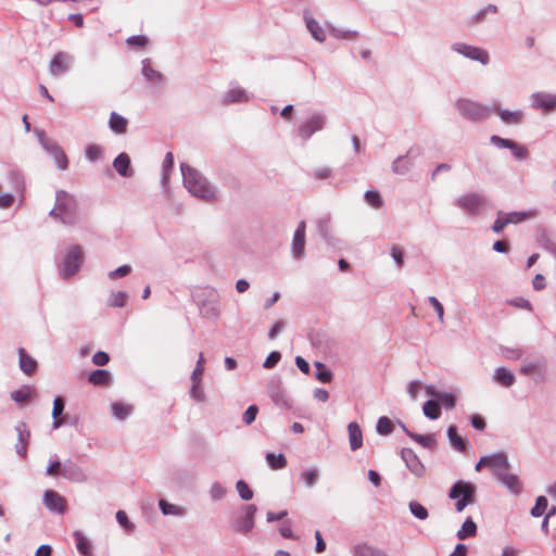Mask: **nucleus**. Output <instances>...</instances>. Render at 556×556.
Returning a JSON list of instances; mask_svg holds the SVG:
<instances>
[{"mask_svg":"<svg viewBox=\"0 0 556 556\" xmlns=\"http://www.w3.org/2000/svg\"><path fill=\"white\" fill-rule=\"evenodd\" d=\"M268 395L271 401L280 408L290 409L292 403L280 386L279 380H271L267 386Z\"/></svg>","mask_w":556,"mask_h":556,"instance_id":"4468645a","label":"nucleus"},{"mask_svg":"<svg viewBox=\"0 0 556 556\" xmlns=\"http://www.w3.org/2000/svg\"><path fill=\"white\" fill-rule=\"evenodd\" d=\"M159 507H160L162 514L165 516L170 515V516L184 517L187 514V510L185 507L168 503L164 498H161L159 501Z\"/></svg>","mask_w":556,"mask_h":556,"instance_id":"7c9ffc66","label":"nucleus"},{"mask_svg":"<svg viewBox=\"0 0 556 556\" xmlns=\"http://www.w3.org/2000/svg\"><path fill=\"white\" fill-rule=\"evenodd\" d=\"M424 415L431 419L435 420L441 416V407L437 401L428 400L422 406Z\"/></svg>","mask_w":556,"mask_h":556,"instance_id":"de8ad7c7","label":"nucleus"},{"mask_svg":"<svg viewBox=\"0 0 556 556\" xmlns=\"http://www.w3.org/2000/svg\"><path fill=\"white\" fill-rule=\"evenodd\" d=\"M227 493V490L226 488L219 483V482H214L212 485H211V489H210V496L213 501H219V500H223L225 497Z\"/></svg>","mask_w":556,"mask_h":556,"instance_id":"0e129e2a","label":"nucleus"},{"mask_svg":"<svg viewBox=\"0 0 556 556\" xmlns=\"http://www.w3.org/2000/svg\"><path fill=\"white\" fill-rule=\"evenodd\" d=\"M257 511V508L254 504L247 505L244 507V515L241 518V520H238L235 523V528L238 532L242 534L249 533L254 528V518L255 514Z\"/></svg>","mask_w":556,"mask_h":556,"instance_id":"412c9836","label":"nucleus"},{"mask_svg":"<svg viewBox=\"0 0 556 556\" xmlns=\"http://www.w3.org/2000/svg\"><path fill=\"white\" fill-rule=\"evenodd\" d=\"M318 231L323 239L330 245L336 244V238L331 235V225L328 217H323L318 220Z\"/></svg>","mask_w":556,"mask_h":556,"instance_id":"a19ab883","label":"nucleus"},{"mask_svg":"<svg viewBox=\"0 0 556 556\" xmlns=\"http://www.w3.org/2000/svg\"><path fill=\"white\" fill-rule=\"evenodd\" d=\"M61 476L74 482H83L86 480V476L83 469L72 460H66L63 463Z\"/></svg>","mask_w":556,"mask_h":556,"instance_id":"b1692460","label":"nucleus"},{"mask_svg":"<svg viewBox=\"0 0 556 556\" xmlns=\"http://www.w3.org/2000/svg\"><path fill=\"white\" fill-rule=\"evenodd\" d=\"M301 476L305 482V485L307 488H313L319 479V470L317 468L305 469L302 471Z\"/></svg>","mask_w":556,"mask_h":556,"instance_id":"bf43d9fd","label":"nucleus"},{"mask_svg":"<svg viewBox=\"0 0 556 556\" xmlns=\"http://www.w3.org/2000/svg\"><path fill=\"white\" fill-rule=\"evenodd\" d=\"M394 430V425L392 422V420L387 417V416H382L378 419L377 424H376V431L378 434L380 435H390Z\"/></svg>","mask_w":556,"mask_h":556,"instance_id":"09e8293b","label":"nucleus"},{"mask_svg":"<svg viewBox=\"0 0 556 556\" xmlns=\"http://www.w3.org/2000/svg\"><path fill=\"white\" fill-rule=\"evenodd\" d=\"M497 480L502 484H504L508 489V491L514 495H519L522 491V483L517 475L507 471Z\"/></svg>","mask_w":556,"mask_h":556,"instance_id":"a878e982","label":"nucleus"},{"mask_svg":"<svg viewBox=\"0 0 556 556\" xmlns=\"http://www.w3.org/2000/svg\"><path fill=\"white\" fill-rule=\"evenodd\" d=\"M265 459H266L267 465L273 470L283 469L288 465L287 458L282 453L275 454L273 452H268L265 455Z\"/></svg>","mask_w":556,"mask_h":556,"instance_id":"58836bf2","label":"nucleus"},{"mask_svg":"<svg viewBox=\"0 0 556 556\" xmlns=\"http://www.w3.org/2000/svg\"><path fill=\"white\" fill-rule=\"evenodd\" d=\"M73 56L66 52L59 51L51 59L49 64V72L52 76H62L71 67Z\"/></svg>","mask_w":556,"mask_h":556,"instance_id":"f8f14e48","label":"nucleus"},{"mask_svg":"<svg viewBox=\"0 0 556 556\" xmlns=\"http://www.w3.org/2000/svg\"><path fill=\"white\" fill-rule=\"evenodd\" d=\"M447 437L454 450L458 452H465L467 450L468 443L462 435L457 433L456 426L451 425L447 428Z\"/></svg>","mask_w":556,"mask_h":556,"instance_id":"cd10ccee","label":"nucleus"},{"mask_svg":"<svg viewBox=\"0 0 556 556\" xmlns=\"http://www.w3.org/2000/svg\"><path fill=\"white\" fill-rule=\"evenodd\" d=\"M489 13L496 14L497 13V7L494 4H488L486 7L478 10L475 14H472L468 21L467 24L469 26L478 25L485 21V17Z\"/></svg>","mask_w":556,"mask_h":556,"instance_id":"473e14b6","label":"nucleus"},{"mask_svg":"<svg viewBox=\"0 0 556 556\" xmlns=\"http://www.w3.org/2000/svg\"><path fill=\"white\" fill-rule=\"evenodd\" d=\"M545 366V359L543 357L534 361H523L520 372L526 376H533L539 369Z\"/></svg>","mask_w":556,"mask_h":556,"instance_id":"79ce46f5","label":"nucleus"},{"mask_svg":"<svg viewBox=\"0 0 556 556\" xmlns=\"http://www.w3.org/2000/svg\"><path fill=\"white\" fill-rule=\"evenodd\" d=\"M305 229L306 225L304 220H301L293 233L292 239V256L295 260H301L304 256L305 248Z\"/></svg>","mask_w":556,"mask_h":556,"instance_id":"a211bd4d","label":"nucleus"},{"mask_svg":"<svg viewBox=\"0 0 556 556\" xmlns=\"http://www.w3.org/2000/svg\"><path fill=\"white\" fill-rule=\"evenodd\" d=\"M492 473L496 479L509 471L510 463L505 452H496L489 455V465Z\"/></svg>","mask_w":556,"mask_h":556,"instance_id":"ddd939ff","label":"nucleus"},{"mask_svg":"<svg viewBox=\"0 0 556 556\" xmlns=\"http://www.w3.org/2000/svg\"><path fill=\"white\" fill-rule=\"evenodd\" d=\"M493 112H495L502 123L507 126H517L525 122V112L522 110L510 111L502 109L500 105H493Z\"/></svg>","mask_w":556,"mask_h":556,"instance_id":"f3484780","label":"nucleus"},{"mask_svg":"<svg viewBox=\"0 0 556 556\" xmlns=\"http://www.w3.org/2000/svg\"><path fill=\"white\" fill-rule=\"evenodd\" d=\"M422 153L418 144L412 146L406 154L397 156L392 163V172L396 175L407 174L414 166L415 160Z\"/></svg>","mask_w":556,"mask_h":556,"instance_id":"1a4fd4ad","label":"nucleus"},{"mask_svg":"<svg viewBox=\"0 0 556 556\" xmlns=\"http://www.w3.org/2000/svg\"><path fill=\"white\" fill-rule=\"evenodd\" d=\"M490 142H491V144H493L494 147H496L498 149H508L509 150L511 148L514 140L502 138L497 135H492L490 137Z\"/></svg>","mask_w":556,"mask_h":556,"instance_id":"774afa93","label":"nucleus"},{"mask_svg":"<svg viewBox=\"0 0 556 556\" xmlns=\"http://www.w3.org/2000/svg\"><path fill=\"white\" fill-rule=\"evenodd\" d=\"M84 263V249L79 244H72L59 266V275L63 280L73 278L80 270Z\"/></svg>","mask_w":556,"mask_h":556,"instance_id":"7ed1b4c3","label":"nucleus"},{"mask_svg":"<svg viewBox=\"0 0 556 556\" xmlns=\"http://www.w3.org/2000/svg\"><path fill=\"white\" fill-rule=\"evenodd\" d=\"M535 216L536 211L534 210L506 213V217L509 220V224H519L523 220L534 218Z\"/></svg>","mask_w":556,"mask_h":556,"instance_id":"49530a36","label":"nucleus"},{"mask_svg":"<svg viewBox=\"0 0 556 556\" xmlns=\"http://www.w3.org/2000/svg\"><path fill=\"white\" fill-rule=\"evenodd\" d=\"M35 134L42 149L54 160L56 167L60 170H66L68 168V160L59 143L47 138L42 129H35Z\"/></svg>","mask_w":556,"mask_h":556,"instance_id":"423d86ee","label":"nucleus"},{"mask_svg":"<svg viewBox=\"0 0 556 556\" xmlns=\"http://www.w3.org/2000/svg\"><path fill=\"white\" fill-rule=\"evenodd\" d=\"M9 177H10V180L13 185L15 192L20 193V195H21L20 202H23L24 201V195H23L24 178H23V176L18 172H11Z\"/></svg>","mask_w":556,"mask_h":556,"instance_id":"13d9d810","label":"nucleus"},{"mask_svg":"<svg viewBox=\"0 0 556 556\" xmlns=\"http://www.w3.org/2000/svg\"><path fill=\"white\" fill-rule=\"evenodd\" d=\"M327 117L323 113H313L311 117L302 122L298 127V136L307 141L315 132L323 130L326 126Z\"/></svg>","mask_w":556,"mask_h":556,"instance_id":"9b49d317","label":"nucleus"},{"mask_svg":"<svg viewBox=\"0 0 556 556\" xmlns=\"http://www.w3.org/2000/svg\"><path fill=\"white\" fill-rule=\"evenodd\" d=\"M116 520L121 527H123L127 532H132L135 530V525L129 520L127 514L124 510H118L116 513Z\"/></svg>","mask_w":556,"mask_h":556,"instance_id":"69168bd1","label":"nucleus"},{"mask_svg":"<svg viewBox=\"0 0 556 556\" xmlns=\"http://www.w3.org/2000/svg\"><path fill=\"white\" fill-rule=\"evenodd\" d=\"M355 556H388L383 551L369 545H358L355 547Z\"/></svg>","mask_w":556,"mask_h":556,"instance_id":"4d7b16f0","label":"nucleus"},{"mask_svg":"<svg viewBox=\"0 0 556 556\" xmlns=\"http://www.w3.org/2000/svg\"><path fill=\"white\" fill-rule=\"evenodd\" d=\"M174 168V155L172 152H167L162 164V184L166 185L169 180V172Z\"/></svg>","mask_w":556,"mask_h":556,"instance_id":"864d4df0","label":"nucleus"},{"mask_svg":"<svg viewBox=\"0 0 556 556\" xmlns=\"http://www.w3.org/2000/svg\"><path fill=\"white\" fill-rule=\"evenodd\" d=\"M17 434V442L15 444V452L23 458L27 456V448L30 440V431L24 421H18L15 426Z\"/></svg>","mask_w":556,"mask_h":556,"instance_id":"dca6fc26","label":"nucleus"},{"mask_svg":"<svg viewBox=\"0 0 556 556\" xmlns=\"http://www.w3.org/2000/svg\"><path fill=\"white\" fill-rule=\"evenodd\" d=\"M112 415L118 420H125L132 412V406L123 402H114L111 405Z\"/></svg>","mask_w":556,"mask_h":556,"instance_id":"c03bdc74","label":"nucleus"},{"mask_svg":"<svg viewBox=\"0 0 556 556\" xmlns=\"http://www.w3.org/2000/svg\"><path fill=\"white\" fill-rule=\"evenodd\" d=\"M315 377L323 383H329L332 380V371L321 362L315 363Z\"/></svg>","mask_w":556,"mask_h":556,"instance_id":"8fccbe9b","label":"nucleus"},{"mask_svg":"<svg viewBox=\"0 0 556 556\" xmlns=\"http://www.w3.org/2000/svg\"><path fill=\"white\" fill-rule=\"evenodd\" d=\"M350 447L352 451H357L363 445V433L357 422H350L348 426Z\"/></svg>","mask_w":556,"mask_h":556,"instance_id":"bb28decb","label":"nucleus"},{"mask_svg":"<svg viewBox=\"0 0 556 556\" xmlns=\"http://www.w3.org/2000/svg\"><path fill=\"white\" fill-rule=\"evenodd\" d=\"M326 28L329 34L337 39L352 40L358 37V33L356 30L338 28L329 22L326 23Z\"/></svg>","mask_w":556,"mask_h":556,"instance_id":"c9c22d12","label":"nucleus"},{"mask_svg":"<svg viewBox=\"0 0 556 556\" xmlns=\"http://www.w3.org/2000/svg\"><path fill=\"white\" fill-rule=\"evenodd\" d=\"M477 534V525L476 522L468 517L460 529L457 531L456 536L458 540H466L468 538H472Z\"/></svg>","mask_w":556,"mask_h":556,"instance_id":"ea45409f","label":"nucleus"},{"mask_svg":"<svg viewBox=\"0 0 556 556\" xmlns=\"http://www.w3.org/2000/svg\"><path fill=\"white\" fill-rule=\"evenodd\" d=\"M128 121L116 112H112L109 118V127L115 134H124L127 130Z\"/></svg>","mask_w":556,"mask_h":556,"instance_id":"2f4dec72","label":"nucleus"},{"mask_svg":"<svg viewBox=\"0 0 556 556\" xmlns=\"http://www.w3.org/2000/svg\"><path fill=\"white\" fill-rule=\"evenodd\" d=\"M364 199L366 203L374 208H380L383 205V199L376 190H367L364 194Z\"/></svg>","mask_w":556,"mask_h":556,"instance_id":"5fc2aeb1","label":"nucleus"},{"mask_svg":"<svg viewBox=\"0 0 556 556\" xmlns=\"http://www.w3.org/2000/svg\"><path fill=\"white\" fill-rule=\"evenodd\" d=\"M33 392L29 388L18 389L11 392V399L16 403H25L30 400Z\"/></svg>","mask_w":556,"mask_h":556,"instance_id":"680f3d73","label":"nucleus"},{"mask_svg":"<svg viewBox=\"0 0 556 556\" xmlns=\"http://www.w3.org/2000/svg\"><path fill=\"white\" fill-rule=\"evenodd\" d=\"M249 100L248 92L240 87L230 88L224 97L225 103L247 102Z\"/></svg>","mask_w":556,"mask_h":556,"instance_id":"f704fd0d","label":"nucleus"},{"mask_svg":"<svg viewBox=\"0 0 556 556\" xmlns=\"http://www.w3.org/2000/svg\"><path fill=\"white\" fill-rule=\"evenodd\" d=\"M20 369L27 376H31L37 369V361L31 357L23 348L18 349Z\"/></svg>","mask_w":556,"mask_h":556,"instance_id":"393cba45","label":"nucleus"},{"mask_svg":"<svg viewBox=\"0 0 556 556\" xmlns=\"http://www.w3.org/2000/svg\"><path fill=\"white\" fill-rule=\"evenodd\" d=\"M401 457L404 460L407 469L414 476L420 478L425 475V466L412 448L403 447L401 451Z\"/></svg>","mask_w":556,"mask_h":556,"instance_id":"2eb2a0df","label":"nucleus"},{"mask_svg":"<svg viewBox=\"0 0 556 556\" xmlns=\"http://www.w3.org/2000/svg\"><path fill=\"white\" fill-rule=\"evenodd\" d=\"M407 437L420 444L422 447L434 450L437 446L435 434H418L412 431H407Z\"/></svg>","mask_w":556,"mask_h":556,"instance_id":"72a5a7b5","label":"nucleus"},{"mask_svg":"<svg viewBox=\"0 0 556 556\" xmlns=\"http://www.w3.org/2000/svg\"><path fill=\"white\" fill-rule=\"evenodd\" d=\"M85 156L91 163L103 161L104 160V150L99 144L91 143L86 148Z\"/></svg>","mask_w":556,"mask_h":556,"instance_id":"a18cd8bd","label":"nucleus"},{"mask_svg":"<svg viewBox=\"0 0 556 556\" xmlns=\"http://www.w3.org/2000/svg\"><path fill=\"white\" fill-rule=\"evenodd\" d=\"M303 20H304L305 26H306L307 30L309 31V34L312 35V37L318 42H324L327 37L326 36V31H327L326 26L323 27L320 25V23L307 10L304 11V13H303Z\"/></svg>","mask_w":556,"mask_h":556,"instance_id":"aec40b11","label":"nucleus"},{"mask_svg":"<svg viewBox=\"0 0 556 556\" xmlns=\"http://www.w3.org/2000/svg\"><path fill=\"white\" fill-rule=\"evenodd\" d=\"M455 109L464 118L471 122H482L493 113V106L484 105L470 99H458Z\"/></svg>","mask_w":556,"mask_h":556,"instance_id":"20e7f679","label":"nucleus"},{"mask_svg":"<svg viewBox=\"0 0 556 556\" xmlns=\"http://www.w3.org/2000/svg\"><path fill=\"white\" fill-rule=\"evenodd\" d=\"M507 225H509V220L506 217V213L498 211L496 219L492 226V230L496 233L501 232Z\"/></svg>","mask_w":556,"mask_h":556,"instance_id":"338daca9","label":"nucleus"},{"mask_svg":"<svg viewBox=\"0 0 556 556\" xmlns=\"http://www.w3.org/2000/svg\"><path fill=\"white\" fill-rule=\"evenodd\" d=\"M548 507V501L544 495H540L535 500L534 506L531 508L530 514L532 517H541L545 514Z\"/></svg>","mask_w":556,"mask_h":556,"instance_id":"603ef678","label":"nucleus"},{"mask_svg":"<svg viewBox=\"0 0 556 556\" xmlns=\"http://www.w3.org/2000/svg\"><path fill=\"white\" fill-rule=\"evenodd\" d=\"M180 170L184 186L193 197L204 201L215 199V188L202 173L184 163L180 165Z\"/></svg>","mask_w":556,"mask_h":556,"instance_id":"f257e3e1","label":"nucleus"},{"mask_svg":"<svg viewBox=\"0 0 556 556\" xmlns=\"http://www.w3.org/2000/svg\"><path fill=\"white\" fill-rule=\"evenodd\" d=\"M73 536L77 551L84 556L89 555L91 553V542L84 535V533L75 531Z\"/></svg>","mask_w":556,"mask_h":556,"instance_id":"37998d69","label":"nucleus"},{"mask_svg":"<svg viewBox=\"0 0 556 556\" xmlns=\"http://www.w3.org/2000/svg\"><path fill=\"white\" fill-rule=\"evenodd\" d=\"M494 379L505 388L511 387L516 381L515 375L506 367H497L494 371Z\"/></svg>","mask_w":556,"mask_h":556,"instance_id":"c756f323","label":"nucleus"},{"mask_svg":"<svg viewBox=\"0 0 556 556\" xmlns=\"http://www.w3.org/2000/svg\"><path fill=\"white\" fill-rule=\"evenodd\" d=\"M195 296L201 315L211 319L218 317V294L214 288L206 287L202 290L201 295L197 294Z\"/></svg>","mask_w":556,"mask_h":556,"instance_id":"0eeeda50","label":"nucleus"},{"mask_svg":"<svg viewBox=\"0 0 556 556\" xmlns=\"http://www.w3.org/2000/svg\"><path fill=\"white\" fill-rule=\"evenodd\" d=\"M236 489L242 501H250L253 498L254 493L244 480H238Z\"/></svg>","mask_w":556,"mask_h":556,"instance_id":"052dcab7","label":"nucleus"},{"mask_svg":"<svg viewBox=\"0 0 556 556\" xmlns=\"http://www.w3.org/2000/svg\"><path fill=\"white\" fill-rule=\"evenodd\" d=\"M42 500L50 511L63 514L66 509L65 498L54 490L45 491Z\"/></svg>","mask_w":556,"mask_h":556,"instance_id":"6ab92c4d","label":"nucleus"},{"mask_svg":"<svg viewBox=\"0 0 556 556\" xmlns=\"http://www.w3.org/2000/svg\"><path fill=\"white\" fill-rule=\"evenodd\" d=\"M127 293L125 291L112 292L108 300V306L110 307H124L127 301Z\"/></svg>","mask_w":556,"mask_h":556,"instance_id":"6e6d98bb","label":"nucleus"},{"mask_svg":"<svg viewBox=\"0 0 556 556\" xmlns=\"http://www.w3.org/2000/svg\"><path fill=\"white\" fill-rule=\"evenodd\" d=\"M451 50L466 59L477 61L482 65H486L490 62L488 51L476 46H470L465 42H454L451 45Z\"/></svg>","mask_w":556,"mask_h":556,"instance_id":"9d476101","label":"nucleus"},{"mask_svg":"<svg viewBox=\"0 0 556 556\" xmlns=\"http://www.w3.org/2000/svg\"><path fill=\"white\" fill-rule=\"evenodd\" d=\"M484 195L476 192L465 193L455 200V205L469 215L477 216L485 206Z\"/></svg>","mask_w":556,"mask_h":556,"instance_id":"6e6552de","label":"nucleus"},{"mask_svg":"<svg viewBox=\"0 0 556 556\" xmlns=\"http://www.w3.org/2000/svg\"><path fill=\"white\" fill-rule=\"evenodd\" d=\"M477 488L473 483L465 480H457L448 490V498L456 501L455 509L462 513L468 505L476 503Z\"/></svg>","mask_w":556,"mask_h":556,"instance_id":"f03ea898","label":"nucleus"},{"mask_svg":"<svg viewBox=\"0 0 556 556\" xmlns=\"http://www.w3.org/2000/svg\"><path fill=\"white\" fill-rule=\"evenodd\" d=\"M408 508L410 514L419 520H426L429 517L428 509L417 501L409 502Z\"/></svg>","mask_w":556,"mask_h":556,"instance_id":"3c124183","label":"nucleus"},{"mask_svg":"<svg viewBox=\"0 0 556 556\" xmlns=\"http://www.w3.org/2000/svg\"><path fill=\"white\" fill-rule=\"evenodd\" d=\"M509 150L511 151L514 157L518 161H523L529 156V150L525 146L516 141L513 142L511 148Z\"/></svg>","mask_w":556,"mask_h":556,"instance_id":"e2e57ef3","label":"nucleus"},{"mask_svg":"<svg viewBox=\"0 0 556 556\" xmlns=\"http://www.w3.org/2000/svg\"><path fill=\"white\" fill-rule=\"evenodd\" d=\"M142 75L147 81L152 84H161L163 80V75L161 72L152 68L151 60L144 59L142 60Z\"/></svg>","mask_w":556,"mask_h":556,"instance_id":"c85d7f7f","label":"nucleus"},{"mask_svg":"<svg viewBox=\"0 0 556 556\" xmlns=\"http://www.w3.org/2000/svg\"><path fill=\"white\" fill-rule=\"evenodd\" d=\"M113 167L122 177L130 178L135 172L131 168L130 156L126 152L119 153L113 161Z\"/></svg>","mask_w":556,"mask_h":556,"instance_id":"5701e85b","label":"nucleus"},{"mask_svg":"<svg viewBox=\"0 0 556 556\" xmlns=\"http://www.w3.org/2000/svg\"><path fill=\"white\" fill-rule=\"evenodd\" d=\"M88 380L94 386H108L111 383L112 375L105 369H96L89 375Z\"/></svg>","mask_w":556,"mask_h":556,"instance_id":"4c0bfd02","label":"nucleus"},{"mask_svg":"<svg viewBox=\"0 0 556 556\" xmlns=\"http://www.w3.org/2000/svg\"><path fill=\"white\" fill-rule=\"evenodd\" d=\"M65 407V402L61 396H56L53 401V408H52V428L58 429L63 425V419L60 418V416L63 414Z\"/></svg>","mask_w":556,"mask_h":556,"instance_id":"e433bc0d","label":"nucleus"},{"mask_svg":"<svg viewBox=\"0 0 556 556\" xmlns=\"http://www.w3.org/2000/svg\"><path fill=\"white\" fill-rule=\"evenodd\" d=\"M55 202L62 213V224L75 225L78 222V204L75 197L65 190H56Z\"/></svg>","mask_w":556,"mask_h":556,"instance_id":"39448f33","label":"nucleus"},{"mask_svg":"<svg viewBox=\"0 0 556 556\" xmlns=\"http://www.w3.org/2000/svg\"><path fill=\"white\" fill-rule=\"evenodd\" d=\"M531 105L534 109H541L546 112L556 109V96L546 92H535L531 96Z\"/></svg>","mask_w":556,"mask_h":556,"instance_id":"4be33fe9","label":"nucleus"}]
</instances>
